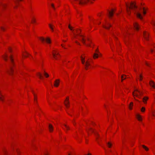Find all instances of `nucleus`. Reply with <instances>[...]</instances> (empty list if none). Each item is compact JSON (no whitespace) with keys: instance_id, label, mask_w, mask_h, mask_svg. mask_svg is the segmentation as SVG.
<instances>
[{"instance_id":"nucleus-1","label":"nucleus","mask_w":155,"mask_h":155,"mask_svg":"<svg viewBox=\"0 0 155 155\" xmlns=\"http://www.w3.org/2000/svg\"><path fill=\"white\" fill-rule=\"evenodd\" d=\"M127 7V11L128 15L130 14V11L132 10L135 14L137 18L141 19L142 18L141 15L140 14V11L141 10L144 15L146 14L144 8L143 7H140L139 8L136 5V3L135 2H131L130 3L127 4L126 3Z\"/></svg>"},{"instance_id":"nucleus-2","label":"nucleus","mask_w":155,"mask_h":155,"mask_svg":"<svg viewBox=\"0 0 155 155\" xmlns=\"http://www.w3.org/2000/svg\"><path fill=\"white\" fill-rule=\"evenodd\" d=\"M132 94L135 100L140 102V101H139L135 98V97L136 96L139 98H141V96L143 95V92L142 91H140L138 89H135L134 91L132 93Z\"/></svg>"},{"instance_id":"nucleus-3","label":"nucleus","mask_w":155,"mask_h":155,"mask_svg":"<svg viewBox=\"0 0 155 155\" xmlns=\"http://www.w3.org/2000/svg\"><path fill=\"white\" fill-rule=\"evenodd\" d=\"M81 62L83 64H84L85 66V69L86 70H87V68H88V66L90 65V64L89 62L87 61H85V59L84 58H83L82 57H81Z\"/></svg>"},{"instance_id":"nucleus-4","label":"nucleus","mask_w":155,"mask_h":155,"mask_svg":"<svg viewBox=\"0 0 155 155\" xmlns=\"http://www.w3.org/2000/svg\"><path fill=\"white\" fill-rule=\"evenodd\" d=\"M79 36L81 37V38H80L79 39L80 41H81L85 45L87 46H90V45L88 44H86L85 42L86 40L84 39V36L83 35H80L79 34Z\"/></svg>"},{"instance_id":"nucleus-5","label":"nucleus","mask_w":155,"mask_h":155,"mask_svg":"<svg viewBox=\"0 0 155 155\" xmlns=\"http://www.w3.org/2000/svg\"><path fill=\"white\" fill-rule=\"evenodd\" d=\"M74 2H78L79 4L82 5L86 3L89 0H73Z\"/></svg>"},{"instance_id":"nucleus-6","label":"nucleus","mask_w":155,"mask_h":155,"mask_svg":"<svg viewBox=\"0 0 155 155\" xmlns=\"http://www.w3.org/2000/svg\"><path fill=\"white\" fill-rule=\"evenodd\" d=\"M39 39L42 42L44 41L45 40L46 42L47 43L49 44V43H51L50 39L48 38H47L46 39H45V38H42V37H40V38H39Z\"/></svg>"},{"instance_id":"nucleus-7","label":"nucleus","mask_w":155,"mask_h":155,"mask_svg":"<svg viewBox=\"0 0 155 155\" xmlns=\"http://www.w3.org/2000/svg\"><path fill=\"white\" fill-rule=\"evenodd\" d=\"M54 51L55 52L52 53L53 56L55 59H57L58 58L57 55H59V53L56 51Z\"/></svg>"},{"instance_id":"nucleus-8","label":"nucleus","mask_w":155,"mask_h":155,"mask_svg":"<svg viewBox=\"0 0 155 155\" xmlns=\"http://www.w3.org/2000/svg\"><path fill=\"white\" fill-rule=\"evenodd\" d=\"M68 97H67L66 100H66L64 102V104L67 107H69L68 105L69 104V102L68 101Z\"/></svg>"},{"instance_id":"nucleus-9","label":"nucleus","mask_w":155,"mask_h":155,"mask_svg":"<svg viewBox=\"0 0 155 155\" xmlns=\"http://www.w3.org/2000/svg\"><path fill=\"white\" fill-rule=\"evenodd\" d=\"M149 84L151 87L155 89V83L153 81H150L149 82Z\"/></svg>"},{"instance_id":"nucleus-10","label":"nucleus","mask_w":155,"mask_h":155,"mask_svg":"<svg viewBox=\"0 0 155 155\" xmlns=\"http://www.w3.org/2000/svg\"><path fill=\"white\" fill-rule=\"evenodd\" d=\"M60 81L59 79L56 80L54 82V86L56 87H58Z\"/></svg>"},{"instance_id":"nucleus-11","label":"nucleus","mask_w":155,"mask_h":155,"mask_svg":"<svg viewBox=\"0 0 155 155\" xmlns=\"http://www.w3.org/2000/svg\"><path fill=\"white\" fill-rule=\"evenodd\" d=\"M134 28L137 30H138L139 29V25L137 23H134Z\"/></svg>"},{"instance_id":"nucleus-12","label":"nucleus","mask_w":155,"mask_h":155,"mask_svg":"<svg viewBox=\"0 0 155 155\" xmlns=\"http://www.w3.org/2000/svg\"><path fill=\"white\" fill-rule=\"evenodd\" d=\"M143 35L145 39L147 40H148V34H147L145 31H144Z\"/></svg>"},{"instance_id":"nucleus-13","label":"nucleus","mask_w":155,"mask_h":155,"mask_svg":"<svg viewBox=\"0 0 155 155\" xmlns=\"http://www.w3.org/2000/svg\"><path fill=\"white\" fill-rule=\"evenodd\" d=\"M99 54H98L97 53H95L93 55V58H94L95 59V58H97L98 57V55L99 56H101V53H100L99 52L98 53Z\"/></svg>"},{"instance_id":"nucleus-14","label":"nucleus","mask_w":155,"mask_h":155,"mask_svg":"<svg viewBox=\"0 0 155 155\" xmlns=\"http://www.w3.org/2000/svg\"><path fill=\"white\" fill-rule=\"evenodd\" d=\"M109 16L110 17H111L113 16L114 14V10H112L111 11H109Z\"/></svg>"},{"instance_id":"nucleus-15","label":"nucleus","mask_w":155,"mask_h":155,"mask_svg":"<svg viewBox=\"0 0 155 155\" xmlns=\"http://www.w3.org/2000/svg\"><path fill=\"white\" fill-rule=\"evenodd\" d=\"M64 126L65 127L66 129H64L63 127H62L63 128L66 132L67 130H69L70 129V127L69 126H67L66 124H63Z\"/></svg>"},{"instance_id":"nucleus-16","label":"nucleus","mask_w":155,"mask_h":155,"mask_svg":"<svg viewBox=\"0 0 155 155\" xmlns=\"http://www.w3.org/2000/svg\"><path fill=\"white\" fill-rule=\"evenodd\" d=\"M48 128L49 129V130L50 132H52L53 130V127L52 126L51 124H50L48 126Z\"/></svg>"},{"instance_id":"nucleus-17","label":"nucleus","mask_w":155,"mask_h":155,"mask_svg":"<svg viewBox=\"0 0 155 155\" xmlns=\"http://www.w3.org/2000/svg\"><path fill=\"white\" fill-rule=\"evenodd\" d=\"M136 117L139 121H141L142 120L141 116L139 114H137Z\"/></svg>"},{"instance_id":"nucleus-18","label":"nucleus","mask_w":155,"mask_h":155,"mask_svg":"<svg viewBox=\"0 0 155 155\" xmlns=\"http://www.w3.org/2000/svg\"><path fill=\"white\" fill-rule=\"evenodd\" d=\"M148 97H144L143 99V103L145 104L147 103V101L148 99Z\"/></svg>"},{"instance_id":"nucleus-19","label":"nucleus","mask_w":155,"mask_h":155,"mask_svg":"<svg viewBox=\"0 0 155 155\" xmlns=\"http://www.w3.org/2000/svg\"><path fill=\"white\" fill-rule=\"evenodd\" d=\"M111 26V25L109 23H107L106 26H104V27L106 29H108Z\"/></svg>"},{"instance_id":"nucleus-20","label":"nucleus","mask_w":155,"mask_h":155,"mask_svg":"<svg viewBox=\"0 0 155 155\" xmlns=\"http://www.w3.org/2000/svg\"><path fill=\"white\" fill-rule=\"evenodd\" d=\"M13 69H12V66L10 67V70L8 71V73L10 75H11L13 72Z\"/></svg>"},{"instance_id":"nucleus-21","label":"nucleus","mask_w":155,"mask_h":155,"mask_svg":"<svg viewBox=\"0 0 155 155\" xmlns=\"http://www.w3.org/2000/svg\"><path fill=\"white\" fill-rule=\"evenodd\" d=\"M9 58L10 60V61L12 63V64H13V60L12 58V55H10L9 57Z\"/></svg>"},{"instance_id":"nucleus-22","label":"nucleus","mask_w":155,"mask_h":155,"mask_svg":"<svg viewBox=\"0 0 155 155\" xmlns=\"http://www.w3.org/2000/svg\"><path fill=\"white\" fill-rule=\"evenodd\" d=\"M121 81H123L126 78V76L125 75H123L121 76Z\"/></svg>"},{"instance_id":"nucleus-23","label":"nucleus","mask_w":155,"mask_h":155,"mask_svg":"<svg viewBox=\"0 0 155 155\" xmlns=\"http://www.w3.org/2000/svg\"><path fill=\"white\" fill-rule=\"evenodd\" d=\"M133 103L132 102H131L129 106V108L130 109V110L132 109V106H133Z\"/></svg>"},{"instance_id":"nucleus-24","label":"nucleus","mask_w":155,"mask_h":155,"mask_svg":"<svg viewBox=\"0 0 155 155\" xmlns=\"http://www.w3.org/2000/svg\"><path fill=\"white\" fill-rule=\"evenodd\" d=\"M3 58L6 61L7 60V58L8 57V56L7 54H5V55L3 57Z\"/></svg>"},{"instance_id":"nucleus-25","label":"nucleus","mask_w":155,"mask_h":155,"mask_svg":"<svg viewBox=\"0 0 155 155\" xmlns=\"http://www.w3.org/2000/svg\"><path fill=\"white\" fill-rule=\"evenodd\" d=\"M3 97V96L0 93V101H4Z\"/></svg>"},{"instance_id":"nucleus-26","label":"nucleus","mask_w":155,"mask_h":155,"mask_svg":"<svg viewBox=\"0 0 155 155\" xmlns=\"http://www.w3.org/2000/svg\"><path fill=\"white\" fill-rule=\"evenodd\" d=\"M142 147L144 148L146 151H148L149 150L148 148L144 145H142Z\"/></svg>"},{"instance_id":"nucleus-27","label":"nucleus","mask_w":155,"mask_h":155,"mask_svg":"<svg viewBox=\"0 0 155 155\" xmlns=\"http://www.w3.org/2000/svg\"><path fill=\"white\" fill-rule=\"evenodd\" d=\"M37 75L39 77V78L40 79H42L43 78V77L42 76L41 74L40 73H38L37 74Z\"/></svg>"},{"instance_id":"nucleus-28","label":"nucleus","mask_w":155,"mask_h":155,"mask_svg":"<svg viewBox=\"0 0 155 155\" xmlns=\"http://www.w3.org/2000/svg\"><path fill=\"white\" fill-rule=\"evenodd\" d=\"M49 26L51 30L52 31H54V29H53V28L52 25L50 24H49Z\"/></svg>"},{"instance_id":"nucleus-29","label":"nucleus","mask_w":155,"mask_h":155,"mask_svg":"<svg viewBox=\"0 0 155 155\" xmlns=\"http://www.w3.org/2000/svg\"><path fill=\"white\" fill-rule=\"evenodd\" d=\"M145 110V108L144 107H142L141 109V112H144Z\"/></svg>"},{"instance_id":"nucleus-30","label":"nucleus","mask_w":155,"mask_h":155,"mask_svg":"<svg viewBox=\"0 0 155 155\" xmlns=\"http://www.w3.org/2000/svg\"><path fill=\"white\" fill-rule=\"evenodd\" d=\"M68 28L70 29L71 31H74V30L73 29V28L72 27H71L70 26V25H68Z\"/></svg>"},{"instance_id":"nucleus-31","label":"nucleus","mask_w":155,"mask_h":155,"mask_svg":"<svg viewBox=\"0 0 155 155\" xmlns=\"http://www.w3.org/2000/svg\"><path fill=\"white\" fill-rule=\"evenodd\" d=\"M107 144L109 147H110L111 146L112 144L110 142H108L107 143Z\"/></svg>"},{"instance_id":"nucleus-32","label":"nucleus","mask_w":155,"mask_h":155,"mask_svg":"<svg viewBox=\"0 0 155 155\" xmlns=\"http://www.w3.org/2000/svg\"><path fill=\"white\" fill-rule=\"evenodd\" d=\"M95 135L96 136V138L97 139H98V138L99 137V135L97 133H96V134H95Z\"/></svg>"},{"instance_id":"nucleus-33","label":"nucleus","mask_w":155,"mask_h":155,"mask_svg":"<svg viewBox=\"0 0 155 155\" xmlns=\"http://www.w3.org/2000/svg\"><path fill=\"white\" fill-rule=\"evenodd\" d=\"M44 75L45 76V77L47 78L48 77H49L48 74L46 73V72H45L44 73Z\"/></svg>"},{"instance_id":"nucleus-34","label":"nucleus","mask_w":155,"mask_h":155,"mask_svg":"<svg viewBox=\"0 0 155 155\" xmlns=\"http://www.w3.org/2000/svg\"><path fill=\"white\" fill-rule=\"evenodd\" d=\"M51 6L53 8H55L54 5L53 3H51Z\"/></svg>"},{"instance_id":"nucleus-35","label":"nucleus","mask_w":155,"mask_h":155,"mask_svg":"<svg viewBox=\"0 0 155 155\" xmlns=\"http://www.w3.org/2000/svg\"><path fill=\"white\" fill-rule=\"evenodd\" d=\"M142 75H140L139 80L140 81H141L142 80Z\"/></svg>"},{"instance_id":"nucleus-36","label":"nucleus","mask_w":155,"mask_h":155,"mask_svg":"<svg viewBox=\"0 0 155 155\" xmlns=\"http://www.w3.org/2000/svg\"><path fill=\"white\" fill-rule=\"evenodd\" d=\"M29 54L27 53H26V55H24V56H25V57H27L28 56V55H29Z\"/></svg>"},{"instance_id":"nucleus-37","label":"nucleus","mask_w":155,"mask_h":155,"mask_svg":"<svg viewBox=\"0 0 155 155\" xmlns=\"http://www.w3.org/2000/svg\"><path fill=\"white\" fill-rule=\"evenodd\" d=\"M33 92V94L34 95V97H35V100H36V96L35 94L33 92V91H32Z\"/></svg>"},{"instance_id":"nucleus-38","label":"nucleus","mask_w":155,"mask_h":155,"mask_svg":"<svg viewBox=\"0 0 155 155\" xmlns=\"http://www.w3.org/2000/svg\"><path fill=\"white\" fill-rule=\"evenodd\" d=\"M73 34H74V37H75V38H76V37H77V35H76V33H75V32H73Z\"/></svg>"},{"instance_id":"nucleus-39","label":"nucleus","mask_w":155,"mask_h":155,"mask_svg":"<svg viewBox=\"0 0 155 155\" xmlns=\"http://www.w3.org/2000/svg\"><path fill=\"white\" fill-rule=\"evenodd\" d=\"M89 129L91 132H94V130L91 128H90Z\"/></svg>"},{"instance_id":"nucleus-40","label":"nucleus","mask_w":155,"mask_h":155,"mask_svg":"<svg viewBox=\"0 0 155 155\" xmlns=\"http://www.w3.org/2000/svg\"><path fill=\"white\" fill-rule=\"evenodd\" d=\"M35 19H32V23H35Z\"/></svg>"},{"instance_id":"nucleus-41","label":"nucleus","mask_w":155,"mask_h":155,"mask_svg":"<svg viewBox=\"0 0 155 155\" xmlns=\"http://www.w3.org/2000/svg\"><path fill=\"white\" fill-rule=\"evenodd\" d=\"M0 28H1V29H2V31H4L5 30V29L4 28H3V27H0Z\"/></svg>"},{"instance_id":"nucleus-42","label":"nucleus","mask_w":155,"mask_h":155,"mask_svg":"<svg viewBox=\"0 0 155 155\" xmlns=\"http://www.w3.org/2000/svg\"><path fill=\"white\" fill-rule=\"evenodd\" d=\"M4 155H7V152L6 151H4Z\"/></svg>"},{"instance_id":"nucleus-43","label":"nucleus","mask_w":155,"mask_h":155,"mask_svg":"<svg viewBox=\"0 0 155 155\" xmlns=\"http://www.w3.org/2000/svg\"><path fill=\"white\" fill-rule=\"evenodd\" d=\"M152 25L153 26H154L155 25V21H153V22L152 23Z\"/></svg>"},{"instance_id":"nucleus-44","label":"nucleus","mask_w":155,"mask_h":155,"mask_svg":"<svg viewBox=\"0 0 155 155\" xmlns=\"http://www.w3.org/2000/svg\"><path fill=\"white\" fill-rule=\"evenodd\" d=\"M75 43H77V44H78V45H80V44L79 43H78L77 41H75Z\"/></svg>"},{"instance_id":"nucleus-45","label":"nucleus","mask_w":155,"mask_h":155,"mask_svg":"<svg viewBox=\"0 0 155 155\" xmlns=\"http://www.w3.org/2000/svg\"><path fill=\"white\" fill-rule=\"evenodd\" d=\"M146 64L147 66H149V64L147 62L146 63Z\"/></svg>"},{"instance_id":"nucleus-46","label":"nucleus","mask_w":155,"mask_h":155,"mask_svg":"<svg viewBox=\"0 0 155 155\" xmlns=\"http://www.w3.org/2000/svg\"><path fill=\"white\" fill-rule=\"evenodd\" d=\"M2 6L3 7H4L5 6V5H2Z\"/></svg>"},{"instance_id":"nucleus-47","label":"nucleus","mask_w":155,"mask_h":155,"mask_svg":"<svg viewBox=\"0 0 155 155\" xmlns=\"http://www.w3.org/2000/svg\"><path fill=\"white\" fill-rule=\"evenodd\" d=\"M95 52H98V53H99V52L98 51V49H96V50H95Z\"/></svg>"},{"instance_id":"nucleus-48","label":"nucleus","mask_w":155,"mask_h":155,"mask_svg":"<svg viewBox=\"0 0 155 155\" xmlns=\"http://www.w3.org/2000/svg\"><path fill=\"white\" fill-rule=\"evenodd\" d=\"M87 40H88V41H90V40H89V38H87Z\"/></svg>"},{"instance_id":"nucleus-49","label":"nucleus","mask_w":155,"mask_h":155,"mask_svg":"<svg viewBox=\"0 0 155 155\" xmlns=\"http://www.w3.org/2000/svg\"><path fill=\"white\" fill-rule=\"evenodd\" d=\"M9 51L10 52H11V50L10 48H9Z\"/></svg>"},{"instance_id":"nucleus-50","label":"nucleus","mask_w":155,"mask_h":155,"mask_svg":"<svg viewBox=\"0 0 155 155\" xmlns=\"http://www.w3.org/2000/svg\"><path fill=\"white\" fill-rule=\"evenodd\" d=\"M124 37H126V35L124 34Z\"/></svg>"},{"instance_id":"nucleus-51","label":"nucleus","mask_w":155,"mask_h":155,"mask_svg":"<svg viewBox=\"0 0 155 155\" xmlns=\"http://www.w3.org/2000/svg\"><path fill=\"white\" fill-rule=\"evenodd\" d=\"M64 37H66L67 36V35H64Z\"/></svg>"},{"instance_id":"nucleus-52","label":"nucleus","mask_w":155,"mask_h":155,"mask_svg":"<svg viewBox=\"0 0 155 155\" xmlns=\"http://www.w3.org/2000/svg\"><path fill=\"white\" fill-rule=\"evenodd\" d=\"M80 32H79L78 33V35H79V34L80 35Z\"/></svg>"},{"instance_id":"nucleus-53","label":"nucleus","mask_w":155,"mask_h":155,"mask_svg":"<svg viewBox=\"0 0 155 155\" xmlns=\"http://www.w3.org/2000/svg\"><path fill=\"white\" fill-rule=\"evenodd\" d=\"M87 155H91L90 153H88Z\"/></svg>"},{"instance_id":"nucleus-54","label":"nucleus","mask_w":155,"mask_h":155,"mask_svg":"<svg viewBox=\"0 0 155 155\" xmlns=\"http://www.w3.org/2000/svg\"><path fill=\"white\" fill-rule=\"evenodd\" d=\"M76 31H77V32L78 33V30H77H77H76Z\"/></svg>"},{"instance_id":"nucleus-55","label":"nucleus","mask_w":155,"mask_h":155,"mask_svg":"<svg viewBox=\"0 0 155 155\" xmlns=\"http://www.w3.org/2000/svg\"><path fill=\"white\" fill-rule=\"evenodd\" d=\"M17 153H18V151L17 150Z\"/></svg>"},{"instance_id":"nucleus-56","label":"nucleus","mask_w":155,"mask_h":155,"mask_svg":"<svg viewBox=\"0 0 155 155\" xmlns=\"http://www.w3.org/2000/svg\"><path fill=\"white\" fill-rule=\"evenodd\" d=\"M141 5H143V4L142 3H141Z\"/></svg>"},{"instance_id":"nucleus-57","label":"nucleus","mask_w":155,"mask_h":155,"mask_svg":"<svg viewBox=\"0 0 155 155\" xmlns=\"http://www.w3.org/2000/svg\"><path fill=\"white\" fill-rule=\"evenodd\" d=\"M153 51L152 50H151V51L153 52Z\"/></svg>"},{"instance_id":"nucleus-58","label":"nucleus","mask_w":155,"mask_h":155,"mask_svg":"<svg viewBox=\"0 0 155 155\" xmlns=\"http://www.w3.org/2000/svg\"><path fill=\"white\" fill-rule=\"evenodd\" d=\"M53 9H54V10H55V8H53Z\"/></svg>"},{"instance_id":"nucleus-59","label":"nucleus","mask_w":155,"mask_h":155,"mask_svg":"<svg viewBox=\"0 0 155 155\" xmlns=\"http://www.w3.org/2000/svg\"><path fill=\"white\" fill-rule=\"evenodd\" d=\"M63 41H64V42H65V41H64V40H63Z\"/></svg>"},{"instance_id":"nucleus-60","label":"nucleus","mask_w":155,"mask_h":155,"mask_svg":"<svg viewBox=\"0 0 155 155\" xmlns=\"http://www.w3.org/2000/svg\"><path fill=\"white\" fill-rule=\"evenodd\" d=\"M68 155H70V154H68Z\"/></svg>"}]
</instances>
